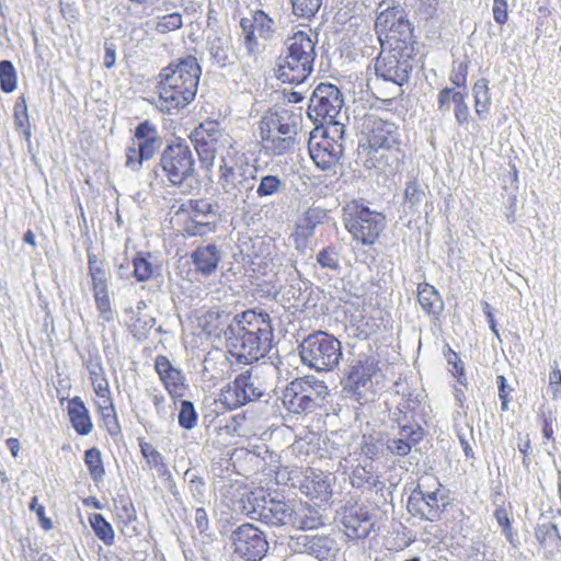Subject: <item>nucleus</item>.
<instances>
[{
	"instance_id": "obj_60",
	"label": "nucleus",
	"mask_w": 561,
	"mask_h": 561,
	"mask_svg": "<svg viewBox=\"0 0 561 561\" xmlns=\"http://www.w3.org/2000/svg\"><path fill=\"white\" fill-rule=\"evenodd\" d=\"M88 272L92 280V285L107 282L104 262L99 260L96 254L88 250Z\"/></svg>"
},
{
	"instance_id": "obj_34",
	"label": "nucleus",
	"mask_w": 561,
	"mask_h": 561,
	"mask_svg": "<svg viewBox=\"0 0 561 561\" xmlns=\"http://www.w3.org/2000/svg\"><path fill=\"white\" fill-rule=\"evenodd\" d=\"M425 185L416 179H411L405 183L403 203L401 204V218L414 216L420 213V206L425 198Z\"/></svg>"
},
{
	"instance_id": "obj_58",
	"label": "nucleus",
	"mask_w": 561,
	"mask_h": 561,
	"mask_svg": "<svg viewBox=\"0 0 561 561\" xmlns=\"http://www.w3.org/2000/svg\"><path fill=\"white\" fill-rule=\"evenodd\" d=\"M320 524L321 523L318 517L308 515L305 508H298L296 506L289 527L300 530H309L318 528Z\"/></svg>"
},
{
	"instance_id": "obj_62",
	"label": "nucleus",
	"mask_w": 561,
	"mask_h": 561,
	"mask_svg": "<svg viewBox=\"0 0 561 561\" xmlns=\"http://www.w3.org/2000/svg\"><path fill=\"white\" fill-rule=\"evenodd\" d=\"M156 324V318L150 316L137 317L135 322L129 327V331L135 339L144 341L148 337L150 330Z\"/></svg>"
},
{
	"instance_id": "obj_13",
	"label": "nucleus",
	"mask_w": 561,
	"mask_h": 561,
	"mask_svg": "<svg viewBox=\"0 0 561 561\" xmlns=\"http://www.w3.org/2000/svg\"><path fill=\"white\" fill-rule=\"evenodd\" d=\"M242 501L250 518L270 527H289L296 507L293 501L273 497L263 489L247 493Z\"/></svg>"
},
{
	"instance_id": "obj_1",
	"label": "nucleus",
	"mask_w": 561,
	"mask_h": 561,
	"mask_svg": "<svg viewBox=\"0 0 561 561\" xmlns=\"http://www.w3.org/2000/svg\"><path fill=\"white\" fill-rule=\"evenodd\" d=\"M274 347V327L264 310L248 309L232 317L227 333V348L240 364L250 365L265 357Z\"/></svg>"
},
{
	"instance_id": "obj_31",
	"label": "nucleus",
	"mask_w": 561,
	"mask_h": 561,
	"mask_svg": "<svg viewBox=\"0 0 561 561\" xmlns=\"http://www.w3.org/2000/svg\"><path fill=\"white\" fill-rule=\"evenodd\" d=\"M207 49L210 55V59L219 68H226L227 66L234 65L237 56L233 51V46L229 37L214 36L207 39Z\"/></svg>"
},
{
	"instance_id": "obj_40",
	"label": "nucleus",
	"mask_w": 561,
	"mask_h": 561,
	"mask_svg": "<svg viewBox=\"0 0 561 561\" xmlns=\"http://www.w3.org/2000/svg\"><path fill=\"white\" fill-rule=\"evenodd\" d=\"M535 537L539 545L552 551L561 549V535L554 523H540L535 528Z\"/></svg>"
},
{
	"instance_id": "obj_46",
	"label": "nucleus",
	"mask_w": 561,
	"mask_h": 561,
	"mask_svg": "<svg viewBox=\"0 0 561 561\" xmlns=\"http://www.w3.org/2000/svg\"><path fill=\"white\" fill-rule=\"evenodd\" d=\"M188 136L218 144L222 133L218 121L207 119L199 123Z\"/></svg>"
},
{
	"instance_id": "obj_3",
	"label": "nucleus",
	"mask_w": 561,
	"mask_h": 561,
	"mask_svg": "<svg viewBox=\"0 0 561 561\" xmlns=\"http://www.w3.org/2000/svg\"><path fill=\"white\" fill-rule=\"evenodd\" d=\"M316 42L302 31L294 33L285 42V49L277 59L276 78L283 83L300 84L313 71Z\"/></svg>"
},
{
	"instance_id": "obj_22",
	"label": "nucleus",
	"mask_w": 561,
	"mask_h": 561,
	"mask_svg": "<svg viewBox=\"0 0 561 561\" xmlns=\"http://www.w3.org/2000/svg\"><path fill=\"white\" fill-rule=\"evenodd\" d=\"M422 488L423 484L419 482L412 491L408 499V511L413 516H419L425 520H438L443 512L437 497L438 489L435 491H423Z\"/></svg>"
},
{
	"instance_id": "obj_42",
	"label": "nucleus",
	"mask_w": 561,
	"mask_h": 561,
	"mask_svg": "<svg viewBox=\"0 0 561 561\" xmlns=\"http://www.w3.org/2000/svg\"><path fill=\"white\" fill-rule=\"evenodd\" d=\"M188 139L197 153L201 168L205 170L211 169L215 162L218 144L204 139H195V137L192 136H188Z\"/></svg>"
},
{
	"instance_id": "obj_50",
	"label": "nucleus",
	"mask_w": 561,
	"mask_h": 561,
	"mask_svg": "<svg viewBox=\"0 0 561 561\" xmlns=\"http://www.w3.org/2000/svg\"><path fill=\"white\" fill-rule=\"evenodd\" d=\"M467 96V91L458 90H456V93L453 96L454 116L459 126H467L471 118L470 110L466 102Z\"/></svg>"
},
{
	"instance_id": "obj_56",
	"label": "nucleus",
	"mask_w": 561,
	"mask_h": 561,
	"mask_svg": "<svg viewBox=\"0 0 561 561\" xmlns=\"http://www.w3.org/2000/svg\"><path fill=\"white\" fill-rule=\"evenodd\" d=\"M197 412L192 401L182 400L181 409L178 415L180 427L184 430H192L197 424Z\"/></svg>"
},
{
	"instance_id": "obj_53",
	"label": "nucleus",
	"mask_w": 561,
	"mask_h": 561,
	"mask_svg": "<svg viewBox=\"0 0 561 561\" xmlns=\"http://www.w3.org/2000/svg\"><path fill=\"white\" fill-rule=\"evenodd\" d=\"M283 186L284 183L277 175H263L260 179L259 185L255 190V194L260 198L268 197L280 192Z\"/></svg>"
},
{
	"instance_id": "obj_47",
	"label": "nucleus",
	"mask_w": 561,
	"mask_h": 561,
	"mask_svg": "<svg viewBox=\"0 0 561 561\" xmlns=\"http://www.w3.org/2000/svg\"><path fill=\"white\" fill-rule=\"evenodd\" d=\"M84 463L89 470L90 477L94 482H99L105 474L101 451L96 447H91L84 453Z\"/></svg>"
},
{
	"instance_id": "obj_54",
	"label": "nucleus",
	"mask_w": 561,
	"mask_h": 561,
	"mask_svg": "<svg viewBox=\"0 0 561 561\" xmlns=\"http://www.w3.org/2000/svg\"><path fill=\"white\" fill-rule=\"evenodd\" d=\"M114 504L117 516L124 524H130L137 519L136 510L128 496L122 494L117 495V497L114 499Z\"/></svg>"
},
{
	"instance_id": "obj_19",
	"label": "nucleus",
	"mask_w": 561,
	"mask_h": 561,
	"mask_svg": "<svg viewBox=\"0 0 561 561\" xmlns=\"http://www.w3.org/2000/svg\"><path fill=\"white\" fill-rule=\"evenodd\" d=\"M340 515L345 534L352 540L366 539L374 529V513L364 503L346 502Z\"/></svg>"
},
{
	"instance_id": "obj_43",
	"label": "nucleus",
	"mask_w": 561,
	"mask_h": 561,
	"mask_svg": "<svg viewBox=\"0 0 561 561\" xmlns=\"http://www.w3.org/2000/svg\"><path fill=\"white\" fill-rule=\"evenodd\" d=\"M93 297L95 301V308L100 313V317L106 321H113V310L111 307V300L108 297V285L106 283L92 285Z\"/></svg>"
},
{
	"instance_id": "obj_17",
	"label": "nucleus",
	"mask_w": 561,
	"mask_h": 561,
	"mask_svg": "<svg viewBox=\"0 0 561 561\" xmlns=\"http://www.w3.org/2000/svg\"><path fill=\"white\" fill-rule=\"evenodd\" d=\"M162 146L157 126L146 119L134 129L133 144L125 149V167L139 172L145 162L151 160Z\"/></svg>"
},
{
	"instance_id": "obj_16",
	"label": "nucleus",
	"mask_w": 561,
	"mask_h": 561,
	"mask_svg": "<svg viewBox=\"0 0 561 561\" xmlns=\"http://www.w3.org/2000/svg\"><path fill=\"white\" fill-rule=\"evenodd\" d=\"M343 104L344 99L341 90L333 83L321 82L314 88L309 99L307 114L316 127L319 128L341 124L336 121V117Z\"/></svg>"
},
{
	"instance_id": "obj_12",
	"label": "nucleus",
	"mask_w": 561,
	"mask_h": 561,
	"mask_svg": "<svg viewBox=\"0 0 561 561\" xmlns=\"http://www.w3.org/2000/svg\"><path fill=\"white\" fill-rule=\"evenodd\" d=\"M363 126L367 133L370 151L375 153L380 149L387 151L386 163L393 170H399L404 162L405 153L400 148L401 135L398 125L376 114H367Z\"/></svg>"
},
{
	"instance_id": "obj_28",
	"label": "nucleus",
	"mask_w": 561,
	"mask_h": 561,
	"mask_svg": "<svg viewBox=\"0 0 561 561\" xmlns=\"http://www.w3.org/2000/svg\"><path fill=\"white\" fill-rule=\"evenodd\" d=\"M231 313L217 307L208 309L197 319V325L207 336L227 339L229 323L231 322Z\"/></svg>"
},
{
	"instance_id": "obj_4",
	"label": "nucleus",
	"mask_w": 561,
	"mask_h": 561,
	"mask_svg": "<svg viewBox=\"0 0 561 561\" xmlns=\"http://www.w3.org/2000/svg\"><path fill=\"white\" fill-rule=\"evenodd\" d=\"M256 182V168L244 152L230 146L220 157L218 184L222 192L234 198L252 197Z\"/></svg>"
},
{
	"instance_id": "obj_38",
	"label": "nucleus",
	"mask_w": 561,
	"mask_h": 561,
	"mask_svg": "<svg viewBox=\"0 0 561 561\" xmlns=\"http://www.w3.org/2000/svg\"><path fill=\"white\" fill-rule=\"evenodd\" d=\"M277 455L268 449L266 445L254 446L253 449L244 451V459L252 463L256 471L271 472L276 467Z\"/></svg>"
},
{
	"instance_id": "obj_11",
	"label": "nucleus",
	"mask_w": 561,
	"mask_h": 561,
	"mask_svg": "<svg viewBox=\"0 0 561 561\" xmlns=\"http://www.w3.org/2000/svg\"><path fill=\"white\" fill-rule=\"evenodd\" d=\"M301 363L316 371H331L342 359V344L331 333L314 331L302 339L298 345Z\"/></svg>"
},
{
	"instance_id": "obj_49",
	"label": "nucleus",
	"mask_w": 561,
	"mask_h": 561,
	"mask_svg": "<svg viewBox=\"0 0 561 561\" xmlns=\"http://www.w3.org/2000/svg\"><path fill=\"white\" fill-rule=\"evenodd\" d=\"M13 116L15 128L22 133L26 140H28L31 138V124L24 96H20L15 101Z\"/></svg>"
},
{
	"instance_id": "obj_55",
	"label": "nucleus",
	"mask_w": 561,
	"mask_h": 561,
	"mask_svg": "<svg viewBox=\"0 0 561 561\" xmlns=\"http://www.w3.org/2000/svg\"><path fill=\"white\" fill-rule=\"evenodd\" d=\"M311 285L312 284L308 280H293L285 293V295L287 296V300L291 302L294 307L299 308L301 301L304 300V297L306 296V293L310 289Z\"/></svg>"
},
{
	"instance_id": "obj_6",
	"label": "nucleus",
	"mask_w": 561,
	"mask_h": 561,
	"mask_svg": "<svg viewBox=\"0 0 561 561\" xmlns=\"http://www.w3.org/2000/svg\"><path fill=\"white\" fill-rule=\"evenodd\" d=\"M378 355L360 352L348 358L340 380L342 397L359 405L366 404L371 394L373 377L380 370Z\"/></svg>"
},
{
	"instance_id": "obj_32",
	"label": "nucleus",
	"mask_w": 561,
	"mask_h": 561,
	"mask_svg": "<svg viewBox=\"0 0 561 561\" xmlns=\"http://www.w3.org/2000/svg\"><path fill=\"white\" fill-rule=\"evenodd\" d=\"M328 218L325 209L319 206L309 207L296 224V238L302 240L305 243L314 234L318 225L324 222Z\"/></svg>"
},
{
	"instance_id": "obj_27",
	"label": "nucleus",
	"mask_w": 561,
	"mask_h": 561,
	"mask_svg": "<svg viewBox=\"0 0 561 561\" xmlns=\"http://www.w3.org/2000/svg\"><path fill=\"white\" fill-rule=\"evenodd\" d=\"M350 481L353 488L365 491H375L380 494L385 501V492L387 491L386 483L380 480L379 474L374 471L373 463L365 462L357 465L350 476Z\"/></svg>"
},
{
	"instance_id": "obj_36",
	"label": "nucleus",
	"mask_w": 561,
	"mask_h": 561,
	"mask_svg": "<svg viewBox=\"0 0 561 561\" xmlns=\"http://www.w3.org/2000/svg\"><path fill=\"white\" fill-rule=\"evenodd\" d=\"M359 455L363 456L365 460H369L370 463L380 459L386 451V439L383 433L377 431L364 433L359 444Z\"/></svg>"
},
{
	"instance_id": "obj_9",
	"label": "nucleus",
	"mask_w": 561,
	"mask_h": 561,
	"mask_svg": "<svg viewBox=\"0 0 561 561\" xmlns=\"http://www.w3.org/2000/svg\"><path fill=\"white\" fill-rule=\"evenodd\" d=\"M342 222L354 240L371 245L386 226L382 213L373 210L362 198H354L342 206Z\"/></svg>"
},
{
	"instance_id": "obj_25",
	"label": "nucleus",
	"mask_w": 561,
	"mask_h": 561,
	"mask_svg": "<svg viewBox=\"0 0 561 561\" xmlns=\"http://www.w3.org/2000/svg\"><path fill=\"white\" fill-rule=\"evenodd\" d=\"M330 476L321 470L308 468L301 481V492L311 500L328 502L332 496Z\"/></svg>"
},
{
	"instance_id": "obj_51",
	"label": "nucleus",
	"mask_w": 561,
	"mask_h": 561,
	"mask_svg": "<svg viewBox=\"0 0 561 561\" xmlns=\"http://www.w3.org/2000/svg\"><path fill=\"white\" fill-rule=\"evenodd\" d=\"M445 358L449 366L453 368L450 369V373L453 376L457 379V382L460 386H463L467 388L468 380L465 373V365L462 360L460 359V356L458 353H456L449 345L446 346V351L444 352Z\"/></svg>"
},
{
	"instance_id": "obj_5",
	"label": "nucleus",
	"mask_w": 561,
	"mask_h": 561,
	"mask_svg": "<svg viewBox=\"0 0 561 561\" xmlns=\"http://www.w3.org/2000/svg\"><path fill=\"white\" fill-rule=\"evenodd\" d=\"M159 171L169 184L176 188L186 186L188 181L197 178L196 161L186 139L175 137L165 142L152 170L156 176L159 175Z\"/></svg>"
},
{
	"instance_id": "obj_30",
	"label": "nucleus",
	"mask_w": 561,
	"mask_h": 561,
	"mask_svg": "<svg viewBox=\"0 0 561 561\" xmlns=\"http://www.w3.org/2000/svg\"><path fill=\"white\" fill-rule=\"evenodd\" d=\"M381 44H385L388 47H396V45L400 47H403L404 45L414 47V28L408 20L407 13L400 15L399 20L397 19V24L391 28V31H389L388 35L383 36V39L380 42V45Z\"/></svg>"
},
{
	"instance_id": "obj_37",
	"label": "nucleus",
	"mask_w": 561,
	"mask_h": 561,
	"mask_svg": "<svg viewBox=\"0 0 561 561\" xmlns=\"http://www.w3.org/2000/svg\"><path fill=\"white\" fill-rule=\"evenodd\" d=\"M263 148L267 154L283 156L295 150L297 144L296 136H286L279 134H261Z\"/></svg>"
},
{
	"instance_id": "obj_41",
	"label": "nucleus",
	"mask_w": 561,
	"mask_h": 561,
	"mask_svg": "<svg viewBox=\"0 0 561 561\" xmlns=\"http://www.w3.org/2000/svg\"><path fill=\"white\" fill-rule=\"evenodd\" d=\"M405 13L404 9L400 5L387 7L378 13L375 21V31L378 36L379 43L383 39L385 35L389 34L392 27L397 24V19Z\"/></svg>"
},
{
	"instance_id": "obj_39",
	"label": "nucleus",
	"mask_w": 561,
	"mask_h": 561,
	"mask_svg": "<svg viewBox=\"0 0 561 561\" xmlns=\"http://www.w3.org/2000/svg\"><path fill=\"white\" fill-rule=\"evenodd\" d=\"M472 94L474 99V113L480 121H485L490 115L492 104L489 80L485 78L477 80L472 87Z\"/></svg>"
},
{
	"instance_id": "obj_52",
	"label": "nucleus",
	"mask_w": 561,
	"mask_h": 561,
	"mask_svg": "<svg viewBox=\"0 0 561 561\" xmlns=\"http://www.w3.org/2000/svg\"><path fill=\"white\" fill-rule=\"evenodd\" d=\"M0 89L4 93H11L16 89V71L10 60L0 61Z\"/></svg>"
},
{
	"instance_id": "obj_14",
	"label": "nucleus",
	"mask_w": 561,
	"mask_h": 561,
	"mask_svg": "<svg viewBox=\"0 0 561 561\" xmlns=\"http://www.w3.org/2000/svg\"><path fill=\"white\" fill-rule=\"evenodd\" d=\"M344 124H332L324 128L316 127L308 141L310 158L322 171L333 170L344 153Z\"/></svg>"
},
{
	"instance_id": "obj_7",
	"label": "nucleus",
	"mask_w": 561,
	"mask_h": 561,
	"mask_svg": "<svg viewBox=\"0 0 561 561\" xmlns=\"http://www.w3.org/2000/svg\"><path fill=\"white\" fill-rule=\"evenodd\" d=\"M220 402L230 411L250 403L262 404L261 414L268 415L274 410L277 398L263 387L259 376L247 369L220 390Z\"/></svg>"
},
{
	"instance_id": "obj_64",
	"label": "nucleus",
	"mask_w": 561,
	"mask_h": 561,
	"mask_svg": "<svg viewBox=\"0 0 561 561\" xmlns=\"http://www.w3.org/2000/svg\"><path fill=\"white\" fill-rule=\"evenodd\" d=\"M253 27L255 26L260 36L270 38L273 33L274 21L262 10H257L253 16Z\"/></svg>"
},
{
	"instance_id": "obj_24",
	"label": "nucleus",
	"mask_w": 561,
	"mask_h": 561,
	"mask_svg": "<svg viewBox=\"0 0 561 561\" xmlns=\"http://www.w3.org/2000/svg\"><path fill=\"white\" fill-rule=\"evenodd\" d=\"M298 116L288 110L271 112L260 122V134L271 133L286 136H296Z\"/></svg>"
},
{
	"instance_id": "obj_48",
	"label": "nucleus",
	"mask_w": 561,
	"mask_h": 561,
	"mask_svg": "<svg viewBox=\"0 0 561 561\" xmlns=\"http://www.w3.org/2000/svg\"><path fill=\"white\" fill-rule=\"evenodd\" d=\"M150 252H137L133 257V275L138 282H146L153 275V266L150 262Z\"/></svg>"
},
{
	"instance_id": "obj_63",
	"label": "nucleus",
	"mask_w": 561,
	"mask_h": 561,
	"mask_svg": "<svg viewBox=\"0 0 561 561\" xmlns=\"http://www.w3.org/2000/svg\"><path fill=\"white\" fill-rule=\"evenodd\" d=\"M183 25L182 14L173 12L158 18L154 30L159 34H167L169 32L181 28Z\"/></svg>"
},
{
	"instance_id": "obj_15",
	"label": "nucleus",
	"mask_w": 561,
	"mask_h": 561,
	"mask_svg": "<svg viewBox=\"0 0 561 561\" xmlns=\"http://www.w3.org/2000/svg\"><path fill=\"white\" fill-rule=\"evenodd\" d=\"M381 49L375 58V75L378 79L402 87L410 79L413 70L414 47H388L380 45Z\"/></svg>"
},
{
	"instance_id": "obj_21",
	"label": "nucleus",
	"mask_w": 561,
	"mask_h": 561,
	"mask_svg": "<svg viewBox=\"0 0 561 561\" xmlns=\"http://www.w3.org/2000/svg\"><path fill=\"white\" fill-rule=\"evenodd\" d=\"M393 421L398 424V427L419 428V431L425 432L423 426L427 423L426 411L420 394L413 392L403 394L393 412Z\"/></svg>"
},
{
	"instance_id": "obj_20",
	"label": "nucleus",
	"mask_w": 561,
	"mask_h": 561,
	"mask_svg": "<svg viewBox=\"0 0 561 561\" xmlns=\"http://www.w3.org/2000/svg\"><path fill=\"white\" fill-rule=\"evenodd\" d=\"M289 547L297 553H308L319 561H336L337 542L330 536L297 535L290 537Z\"/></svg>"
},
{
	"instance_id": "obj_23",
	"label": "nucleus",
	"mask_w": 561,
	"mask_h": 561,
	"mask_svg": "<svg viewBox=\"0 0 561 561\" xmlns=\"http://www.w3.org/2000/svg\"><path fill=\"white\" fill-rule=\"evenodd\" d=\"M154 369L168 393L173 399L184 397L187 389L184 373L174 367L164 355H158L154 359Z\"/></svg>"
},
{
	"instance_id": "obj_2",
	"label": "nucleus",
	"mask_w": 561,
	"mask_h": 561,
	"mask_svg": "<svg viewBox=\"0 0 561 561\" xmlns=\"http://www.w3.org/2000/svg\"><path fill=\"white\" fill-rule=\"evenodd\" d=\"M202 68L193 55L171 61L158 75L160 110L171 113L184 108L196 96Z\"/></svg>"
},
{
	"instance_id": "obj_45",
	"label": "nucleus",
	"mask_w": 561,
	"mask_h": 561,
	"mask_svg": "<svg viewBox=\"0 0 561 561\" xmlns=\"http://www.w3.org/2000/svg\"><path fill=\"white\" fill-rule=\"evenodd\" d=\"M90 525L95 536L104 542L106 546L114 543V529L112 525L105 519L102 514L94 513L89 516Z\"/></svg>"
},
{
	"instance_id": "obj_35",
	"label": "nucleus",
	"mask_w": 561,
	"mask_h": 561,
	"mask_svg": "<svg viewBox=\"0 0 561 561\" xmlns=\"http://www.w3.org/2000/svg\"><path fill=\"white\" fill-rule=\"evenodd\" d=\"M417 301L427 314L435 318L444 310V302L438 290L428 283H421L417 286Z\"/></svg>"
},
{
	"instance_id": "obj_44",
	"label": "nucleus",
	"mask_w": 561,
	"mask_h": 561,
	"mask_svg": "<svg viewBox=\"0 0 561 561\" xmlns=\"http://www.w3.org/2000/svg\"><path fill=\"white\" fill-rule=\"evenodd\" d=\"M317 264L334 275L340 274L342 266L340 263V251L335 244H329L322 248L316 255Z\"/></svg>"
},
{
	"instance_id": "obj_57",
	"label": "nucleus",
	"mask_w": 561,
	"mask_h": 561,
	"mask_svg": "<svg viewBox=\"0 0 561 561\" xmlns=\"http://www.w3.org/2000/svg\"><path fill=\"white\" fill-rule=\"evenodd\" d=\"M293 13L302 19H311L316 15L322 4V0H290Z\"/></svg>"
},
{
	"instance_id": "obj_29",
	"label": "nucleus",
	"mask_w": 561,
	"mask_h": 561,
	"mask_svg": "<svg viewBox=\"0 0 561 561\" xmlns=\"http://www.w3.org/2000/svg\"><path fill=\"white\" fill-rule=\"evenodd\" d=\"M399 428V437L388 438L386 440V450L392 455L404 457L409 455L414 446L423 440L425 432L408 428Z\"/></svg>"
},
{
	"instance_id": "obj_18",
	"label": "nucleus",
	"mask_w": 561,
	"mask_h": 561,
	"mask_svg": "<svg viewBox=\"0 0 561 561\" xmlns=\"http://www.w3.org/2000/svg\"><path fill=\"white\" fill-rule=\"evenodd\" d=\"M233 553L247 561L261 560L268 550L265 534L256 526L244 523L231 531Z\"/></svg>"
},
{
	"instance_id": "obj_59",
	"label": "nucleus",
	"mask_w": 561,
	"mask_h": 561,
	"mask_svg": "<svg viewBox=\"0 0 561 561\" xmlns=\"http://www.w3.org/2000/svg\"><path fill=\"white\" fill-rule=\"evenodd\" d=\"M80 357L89 375H95V370L101 371V369L104 368L99 348L93 343L87 346L85 353L82 354Z\"/></svg>"
},
{
	"instance_id": "obj_10",
	"label": "nucleus",
	"mask_w": 561,
	"mask_h": 561,
	"mask_svg": "<svg viewBox=\"0 0 561 561\" xmlns=\"http://www.w3.org/2000/svg\"><path fill=\"white\" fill-rule=\"evenodd\" d=\"M182 216V231L187 237H206L217 231L221 222V207L210 197L190 198L176 211Z\"/></svg>"
},
{
	"instance_id": "obj_33",
	"label": "nucleus",
	"mask_w": 561,
	"mask_h": 561,
	"mask_svg": "<svg viewBox=\"0 0 561 561\" xmlns=\"http://www.w3.org/2000/svg\"><path fill=\"white\" fill-rule=\"evenodd\" d=\"M68 415L70 423L78 435H88L93 427L89 410L83 400L76 396L68 401Z\"/></svg>"
},
{
	"instance_id": "obj_61",
	"label": "nucleus",
	"mask_w": 561,
	"mask_h": 561,
	"mask_svg": "<svg viewBox=\"0 0 561 561\" xmlns=\"http://www.w3.org/2000/svg\"><path fill=\"white\" fill-rule=\"evenodd\" d=\"M106 403L108 404L100 408L101 416L108 434L111 436H117L121 434L122 430L117 420L115 408L112 403V400L107 401Z\"/></svg>"
},
{
	"instance_id": "obj_26",
	"label": "nucleus",
	"mask_w": 561,
	"mask_h": 561,
	"mask_svg": "<svg viewBox=\"0 0 561 561\" xmlns=\"http://www.w3.org/2000/svg\"><path fill=\"white\" fill-rule=\"evenodd\" d=\"M190 257L194 271L204 277H209L218 268L221 251L215 243L201 244L192 251Z\"/></svg>"
},
{
	"instance_id": "obj_8",
	"label": "nucleus",
	"mask_w": 561,
	"mask_h": 561,
	"mask_svg": "<svg viewBox=\"0 0 561 561\" xmlns=\"http://www.w3.org/2000/svg\"><path fill=\"white\" fill-rule=\"evenodd\" d=\"M330 390L313 376L295 378L283 390L284 408L293 414H311L328 403Z\"/></svg>"
}]
</instances>
